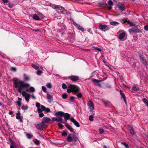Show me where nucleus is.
Wrapping results in <instances>:
<instances>
[{
  "label": "nucleus",
  "instance_id": "obj_1",
  "mask_svg": "<svg viewBox=\"0 0 148 148\" xmlns=\"http://www.w3.org/2000/svg\"><path fill=\"white\" fill-rule=\"evenodd\" d=\"M14 87L18 88V91L19 92H21L22 95L25 97L27 93L25 91H22L23 88H27L30 86L29 84L25 83L23 81L19 80L18 79L15 80L13 81Z\"/></svg>",
  "mask_w": 148,
  "mask_h": 148
},
{
  "label": "nucleus",
  "instance_id": "obj_2",
  "mask_svg": "<svg viewBox=\"0 0 148 148\" xmlns=\"http://www.w3.org/2000/svg\"><path fill=\"white\" fill-rule=\"evenodd\" d=\"M68 87L72 90L73 94L74 95H76L79 90V88L75 85L70 84L69 85Z\"/></svg>",
  "mask_w": 148,
  "mask_h": 148
},
{
  "label": "nucleus",
  "instance_id": "obj_3",
  "mask_svg": "<svg viewBox=\"0 0 148 148\" xmlns=\"http://www.w3.org/2000/svg\"><path fill=\"white\" fill-rule=\"evenodd\" d=\"M67 140L69 142L73 141L76 142L78 140V138L73 134H70L68 135L67 138Z\"/></svg>",
  "mask_w": 148,
  "mask_h": 148
},
{
  "label": "nucleus",
  "instance_id": "obj_4",
  "mask_svg": "<svg viewBox=\"0 0 148 148\" xmlns=\"http://www.w3.org/2000/svg\"><path fill=\"white\" fill-rule=\"evenodd\" d=\"M51 121V120L49 118L45 117L43 118L42 122L44 125H45L46 127H47L48 126V124H49Z\"/></svg>",
  "mask_w": 148,
  "mask_h": 148
},
{
  "label": "nucleus",
  "instance_id": "obj_5",
  "mask_svg": "<svg viewBox=\"0 0 148 148\" xmlns=\"http://www.w3.org/2000/svg\"><path fill=\"white\" fill-rule=\"evenodd\" d=\"M35 125L36 128L41 131L43 130L46 128L45 125H44L42 122Z\"/></svg>",
  "mask_w": 148,
  "mask_h": 148
},
{
  "label": "nucleus",
  "instance_id": "obj_6",
  "mask_svg": "<svg viewBox=\"0 0 148 148\" xmlns=\"http://www.w3.org/2000/svg\"><path fill=\"white\" fill-rule=\"evenodd\" d=\"M52 7L54 9H56V10L58 11L60 10V12L62 13L65 10L64 8L59 5H53Z\"/></svg>",
  "mask_w": 148,
  "mask_h": 148
},
{
  "label": "nucleus",
  "instance_id": "obj_7",
  "mask_svg": "<svg viewBox=\"0 0 148 148\" xmlns=\"http://www.w3.org/2000/svg\"><path fill=\"white\" fill-rule=\"evenodd\" d=\"M119 39L121 41H124L127 38L126 33L124 32L121 33L119 35Z\"/></svg>",
  "mask_w": 148,
  "mask_h": 148
},
{
  "label": "nucleus",
  "instance_id": "obj_8",
  "mask_svg": "<svg viewBox=\"0 0 148 148\" xmlns=\"http://www.w3.org/2000/svg\"><path fill=\"white\" fill-rule=\"evenodd\" d=\"M87 105L88 109L90 110V112H92L94 109V104L90 100L88 101L87 103Z\"/></svg>",
  "mask_w": 148,
  "mask_h": 148
},
{
  "label": "nucleus",
  "instance_id": "obj_9",
  "mask_svg": "<svg viewBox=\"0 0 148 148\" xmlns=\"http://www.w3.org/2000/svg\"><path fill=\"white\" fill-rule=\"evenodd\" d=\"M68 78L73 82H76L79 79V77L75 75H71Z\"/></svg>",
  "mask_w": 148,
  "mask_h": 148
},
{
  "label": "nucleus",
  "instance_id": "obj_10",
  "mask_svg": "<svg viewBox=\"0 0 148 148\" xmlns=\"http://www.w3.org/2000/svg\"><path fill=\"white\" fill-rule=\"evenodd\" d=\"M129 32L130 33L133 32H136V33H140L141 32H142L141 30L139 29H136L134 28H132L131 29H129Z\"/></svg>",
  "mask_w": 148,
  "mask_h": 148
},
{
  "label": "nucleus",
  "instance_id": "obj_11",
  "mask_svg": "<svg viewBox=\"0 0 148 148\" xmlns=\"http://www.w3.org/2000/svg\"><path fill=\"white\" fill-rule=\"evenodd\" d=\"M139 57L140 60L144 64L145 66H147L148 65V64L145 60L144 59L143 56L141 54H139Z\"/></svg>",
  "mask_w": 148,
  "mask_h": 148
},
{
  "label": "nucleus",
  "instance_id": "obj_12",
  "mask_svg": "<svg viewBox=\"0 0 148 148\" xmlns=\"http://www.w3.org/2000/svg\"><path fill=\"white\" fill-rule=\"evenodd\" d=\"M118 7L119 9L121 11H124L125 10V8L124 5L122 3H119L118 4Z\"/></svg>",
  "mask_w": 148,
  "mask_h": 148
},
{
  "label": "nucleus",
  "instance_id": "obj_13",
  "mask_svg": "<svg viewBox=\"0 0 148 148\" xmlns=\"http://www.w3.org/2000/svg\"><path fill=\"white\" fill-rule=\"evenodd\" d=\"M71 121L77 127H79V125L78 123L73 117H72L71 118Z\"/></svg>",
  "mask_w": 148,
  "mask_h": 148
},
{
  "label": "nucleus",
  "instance_id": "obj_14",
  "mask_svg": "<svg viewBox=\"0 0 148 148\" xmlns=\"http://www.w3.org/2000/svg\"><path fill=\"white\" fill-rule=\"evenodd\" d=\"M120 93L121 97L123 98L124 101L125 103H126V99L124 93L122 92V91L121 90H120Z\"/></svg>",
  "mask_w": 148,
  "mask_h": 148
},
{
  "label": "nucleus",
  "instance_id": "obj_15",
  "mask_svg": "<svg viewBox=\"0 0 148 148\" xmlns=\"http://www.w3.org/2000/svg\"><path fill=\"white\" fill-rule=\"evenodd\" d=\"M107 27V25H102L100 24L99 25V28L101 30H103L106 29Z\"/></svg>",
  "mask_w": 148,
  "mask_h": 148
},
{
  "label": "nucleus",
  "instance_id": "obj_16",
  "mask_svg": "<svg viewBox=\"0 0 148 148\" xmlns=\"http://www.w3.org/2000/svg\"><path fill=\"white\" fill-rule=\"evenodd\" d=\"M35 89L34 87L31 86L29 89H26V91L27 92H34L35 91Z\"/></svg>",
  "mask_w": 148,
  "mask_h": 148
},
{
  "label": "nucleus",
  "instance_id": "obj_17",
  "mask_svg": "<svg viewBox=\"0 0 148 148\" xmlns=\"http://www.w3.org/2000/svg\"><path fill=\"white\" fill-rule=\"evenodd\" d=\"M75 25L78 29H79V30H80V31L82 32H84V28L80 25L76 23L75 24Z\"/></svg>",
  "mask_w": 148,
  "mask_h": 148
},
{
  "label": "nucleus",
  "instance_id": "obj_18",
  "mask_svg": "<svg viewBox=\"0 0 148 148\" xmlns=\"http://www.w3.org/2000/svg\"><path fill=\"white\" fill-rule=\"evenodd\" d=\"M63 116L64 118V119L66 121L70 118V116L69 114L67 113H65L64 114Z\"/></svg>",
  "mask_w": 148,
  "mask_h": 148
},
{
  "label": "nucleus",
  "instance_id": "obj_19",
  "mask_svg": "<svg viewBox=\"0 0 148 148\" xmlns=\"http://www.w3.org/2000/svg\"><path fill=\"white\" fill-rule=\"evenodd\" d=\"M64 112L62 111H59L56 113L55 115L56 116H60V117L63 116Z\"/></svg>",
  "mask_w": 148,
  "mask_h": 148
},
{
  "label": "nucleus",
  "instance_id": "obj_20",
  "mask_svg": "<svg viewBox=\"0 0 148 148\" xmlns=\"http://www.w3.org/2000/svg\"><path fill=\"white\" fill-rule=\"evenodd\" d=\"M129 129H130V133L132 135H133L134 134V131L133 128L131 126H129Z\"/></svg>",
  "mask_w": 148,
  "mask_h": 148
},
{
  "label": "nucleus",
  "instance_id": "obj_21",
  "mask_svg": "<svg viewBox=\"0 0 148 148\" xmlns=\"http://www.w3.org/2000/svg\"><path fill=\"white\" fill-rule=\"evenodd\" d=\"M67 129L71 132H73V130L71 127L68 124H66L65 125Z\"/></svg>",
  "mask_w": 148,
  "mask_h": 148
},
{
  "label": "nucleus",
  "instance_id": "obj_22",
  "mask_svg": "<svg viewBox=\"0 0 148 148\" xmlns=\"http://www.w3.org/2000/svg\"><path fill=\"white\" fill-rule=\"evenodd\" d=\"M132 90L134 91H137L139 90V89L138 87L136 85H134L133 86Z\"/></svg>",
  "mask_w": 148,
  "mask_h": 148
},
{
  "label": "nucleus",
  "instance_id": "obj_23",
  "mask_svg": "<svg viewBox=\"0 0 148 148\" xmlns=\"http://www.w3.org/2000/svg\"><path fill=\"white\" fill-rule=\"evenodd\" d=\"M47 99L49 102H51L53 101L52 96L49 94H47Z\"/></svg>",
  "mask_w": 148,
  "mask_h": 148
},
{
  "label": "nucleus",
  "instance_id": "obj_24",
  "mask_svg": "<svg viewBox=\"0 0 148 148\" xmlns=\"http://www.w3.org/2000/svg\"><path fill=\"white\" fill-rule=\"evenodd\" d=\"M30 96V95L28 93L26 94V95L25 96V99L26 101L28 102L29 101V97Z\"/></svg>",
  "mask_w": 148,
  "mask_h": 148
},
{
  "label": "nucleus",
  "instance_id": "obj_25",
  "mask_svg": "<svg viewBox=\"0 0 148 148\" xmlns=\"http://www.w3.org/2000/svg\"><path fill=\"white\" fill-rule=\"evenodd\" d=\"M33 18V19L36 20H38L40 19L39 16L36 14H34Z\"/></svg>",
  "mask_w": 148,
  "mask_h": 148
},
{
  "label": "nucleus",
  "instance_id": "obj_26",
  "mask_svg": "<svg viewBox=\"0 0 148 148\" xmlns=\"http://www.w3.org/2000/svg\"><path fill=\"white\" fill-rule=\"evenodd\" d=\"M23 78L24 80L26 81H28L29 80V77L27 76L25 74H23Z\"/></svg>",
  "mask_w": 148,
  "mask_h": 148
},
{
  "label": "nucleus",
  "instance_id": "obj_27",
  "mask_svg": "<svg viewBox=\"0 0 148 148\" xmlns=\"http://www.w3.org/2000/svg\"><path fill=\"white\" fill-rule=\"evenodd\" d=\"M110 25L113 26H116L119 24V23L116 21H112L110 22Z\"/></svg>",
  "mask_w": 148,
  "mask_h": 148
},
{
  "label": "nucleus",
  "instance_id": "obj_28",
  "mask_svg": "<svg viewBox=\"0 0 148 148\" xmlns=\"http://www.w3.org/2000/svg\"><path fill=\"white\" fill-rule=\"evenodd\" d=\"M143 102L145 104L148 106V100L145 98H143Z\"/></svg>",
  "mask_w": 148,
  "mask_h": 148
},
{
  "label": "nucleus",
  "instance_id": "obj_29",
  "mask_svg": "<svg viewBox=\"0 0 148 148\" xmlns=\"http://www.w3.org/2000/svg\"><path fill=\"white\" fill-rule=\"evenodd\" d=\"M103 80H97L95 79H92V81L93 82H96V83H99L100 82H101Z\"/></svg>",
  "mask_w": 148,
  "mask_h": 148
},
{
  "label": "nucleus",
  "instance_id": "obj_30",
  "mask_svg": "<svg viewBox=\"0 0 148 148\" xmlns=\"http://www.w3.org/2000/svg\"><path fill=\"white\" fill-rule=\"evenodd\" d=\"M76 96L78 98H81L82 97V94L81 92L78 93L77 94Z\"/></svg>",
  "mask_w": 148,
  "mask_h": 148
},
{
  "label": "nucleus",
  "instance_id": "obj_31",
  "mask_svg": "<svg viewBox=\"0 0 148 148\" xmlns=\"http://www.w3.org/2000/svg\"><path fill=\"white\" fill-rule=\"evenodd\" d=\"M103 102L105 105L107 107L110 104V103L109 101H104Z\"/></svg>",
  "mask_w": 148,
  "mask_h": 148
},
{
  "label": "nucleus",
  "instance_id": "obj_32",
  "mask_svg": "<svg viewBox=\"0 0 148 148\" xmlns=\"http://www.w3.org/2000/svg\"><path fill=\"white\" fill-rule=\"evenodd\" d=\"M58 122H60L61 123H63V121L61 117H58L57 118Z\"/></svg>",
  "mask_w": 148,
  "mask_h": 148
},
{
  "label": "nucleus",
  "instance_id": "obj_33",
  "mask_svg": "<svg viewBox=\"0 0 148 148\" xmlns=\"http://www.w3.org/2000/svg\"><path fill=\"white\" fill-rule=\"evenodd\" d=\"M26 136L28 138L31 139L32 138L33 135L29 133H27L26 134Z\"/></svg>",
  "mask_w": 148,
  "mask_h": 148
},
{
  "label": "nucleus",
  "instance_id": "obj_34",
  "mask_svg": "<svg viewBox=\"0 0 148 148\" xmlns=\"http://www.w3.org/2000/svg\"><path fill=\"white\" fill-rule=\"evenodd\" d=\"M127 22L128 24L129 25L130 27H132L133 26H135L134 25L133 23L132 22H130V21H128L127 20H126L125 21Z\"/></svg>",
  "mask_w": 148,
  "mask_h": 148
},
{
  "label": "nucleus",
  "instance_id": "obj_35",
  "mask_svg": "<svg viewBox=\"0 0 148 148\" xmlns=\"http://www.w3.org/2000/svg\"><path fill=\"white\" fill-rule=\"evenodd\" d=\"M32 66L35 69L38 70L40 69L39 67L38 66L34 64H32Z\"/></svg>",
  "mask_w": 148,
  "mask_h": 148
},
{
  "label": "nucleus",
  "instance_id": "obj_36",
  "mask_svg": "<svg viewBox=\"0 0 148 148\" xmlns=\"http://www.w3.org/2000/svg\"><path fill=\"white\" fill-rule=\"evenodd\" d=\"M28 106L27 105H26L25 106H23L22 107V109L23 110H27L28 108Z\"/></svg>",
  "mask_w": 148,
  "mask_h": 148
},
{
  "label": "nucleus",
  "instance_id": "obj_37",
  "mask_svg": "<svg viewBox=\"0 0 148 148\" xmlns=\"http://www.w3.org/2000/svg\"><path fill=\"white\" fill-rule=\"evenodd\" d=\"M16 118L17 119L20 120V121L21 122H23L22 119L21 118L20 116L16 115Z\"/></svg>",
  "mask_w": 148,
  "mask_h": 148
},
{
  "label": "nucleus",
  "instance_id": "obj_38",
  "mask_svg": "<svg viewBox=\"0 0 148 148\" xmlns=\"http://www.w3.org/2000/svg\"><path fill=\"white\" fill-rule=\"evenodd\" d=\"M67 95L66 94L64 93L62 95V97L64 99H66L67 98Z\"/></svg>",
  "mask_w": 148,
  "mask_h": 148
},
{
  "label": "nucleus",
  "instance_id": "obj_39",
  "mask_svg": "<svg viewBox=\"0 0 148 148\" xmlns=\"http://www.w3.org/2000/svg\"><path fill=\"white\" fill-rule=\"evenodd\" d=\"M62 87L63 89H65L67 88L66 85L65 84H62Z\"/></svg>",
  "mask_w": 148,
  "mask_h": 148
},
{
  "label": "nucleus",
  "instance_id": "obj_40",
  "mask_svg": "<svg viewBox=\"0 0 148 148\" xmlns=\"http://www.w3.org/2000/svg\"><path fill=\"white\" fill-rule=\"evenodd\" d=\"M121 143L126 148H128L129 147V146L128 145L126 144V143L121 142Z\"/></svg>",
  "mask_w": 148,
  "mask_h": 148
},
{
  "label": "nucleus",
  "instance_id": "obj_41",
  "mask_svg": "<svg viewBox=\"0 0 148 148\" xmlns=\"http://www.w3.org/2000/svg\"><path fill=\"white\" fill-rule=\"evenodd\" d=\"M93 116L92 115H90L89 117V119L90 121H92L93 120Z\"/></svg>",
  "mask_w": 148,
  "mask_h": 148
},
{
  "label": "nucleus",
  "instance_id": "obj_42",
  "mask_svg": "<svg viewBox=\"0 0 148 148\" xmlns=\"http://www.w3.org/2000/svg\"><path fill=\"white\" fill-rule=\"evenodd\" d=\"M92 48H94L96 50H98L100 51H101V49H100V48H99L97 47H95V46H93L92 47Z\"/></svg>",
  "mask_w": 148,
  "mask_h": 148
},
{
  "label": "nucleus",
  "instance_id": "obj_43",
  "mask_svg": "<svg viewBox=\"0 0 148 148\" xmlns=\"http://www.w3.org/2000/svg\"><path fill=\"white\" fill-rule=\"evenodd\" d=\"M99 132L100 134H101L104 132V130L102 128H100L99 130Z\"/></svg>",
  "mask_w": 148,
  "mask_h": 148
},
{
  "label": "nucleus",
  "instance_id": "obj_44",
  "mask_svg": "<svg viewBox=\"0 0 148 148\" xmlns=\"http://www.w3.org/2000/svg\"><path fill=\"white\" fill-rule=\"evenodd\" d=\"M67 135V133L64 131H63L62 132V135L64 136H66Z\"/></svg>",
  "mask_w": 148,
  "mask_h": 148
},
{
  "label": "nucleus",
  "instance_id": "obj_45",
  "mask_svg": "<svg viewBox=\"0 0 148 148\" xmlns=\"http://www.w3.org/2000/svg\"><path fill=\"white\" fill-rule=\"evenodd\" d=\"M46 86L49 88H51L52 87V86L50 83H48L46 85Z\"/></svg>",
  "mask_w": 148,
  "mask_h": 148
},
{
  "label": "nucleus",
  "instance_id": "obj_46",
  "mask_svg": "<svg viewBox=\"0 0 148 148\" xmlns=\"http://www.w3.org/2000/svg\"><path fill=\"white\" fill-rule=\"evenodd\" d=\"M42 72L40 70L38 71L37 72V74L38 75H40L42 73Z\"/></svg>",
  "mask_w": 148,
  "mask_h": 148
},
{
  "label": "nucleus",
  "instance_id": "obj_47",
  "mask_svg": "<svg viewBox=\"0 0 148 148\" xmlns=\"http://www.w3.org/2000/svg\"><path fill=\"white\" fill-rule=\"evenodd\" d=\"M40 141L38 140H36L34 142V143L35 144L37 145H38L40 144Z\"/></svg>",
  "mask_w": 148,
  "mask_h": 148
},
{
  "label": "nucleus",
  "instance_id": "obj_48",
  "mask_svg": "<svg viewBox=\"0 0 148 148\" xmlns=\"http://www.w3.org/2000/svg\"><path fill=\"white\" fill-rule=\"evenodd\" d=\"M108 3L109 4L111 5V6H112L113 4V2L111 0H109L108 1Z\"/></svg>",
  "mask_w": 148,
  "mask_h": 148
},
{
  "label": "nucleus",
  "instance_id": "obj_49",
  "mask_svg": "<svg viewBox=\"0 0 148 148\" xmlns=\"http://www.w3.org/2000/svg\"><path fill=\"white\" fill-rule=\"evenodd\" d=\"M40 107H41V108L42 110H43V111L45 110V109L46 108L45 106H44L43 105H41L40 106Z\"/></svg>",
  "mask_w": 148,
  "mask_h": 148
},
{
  "label": "nucleus",
  "instance_id": "obj_50",
  "mask_svg": "<svg viewBox=\"0 0 148 148\" xmlns=\"http://www.w3.org/2000/svg\"><path fill=\"white\" fill-rule=\"evenodd\" d=\"M37 111L38 113H41L42 112V110L41 108H38L37 109Z\"/></svg>",
  "mask_w": 148,
  "mask_h": 148
},
{
  "label": "nucleus",
  "instance_id": "obj_51",
  "mask_svg": "<svg viewBox=\"0 0 148 148\" xmlns=\"http://www.w3.org/2000/svg\"><path fill=\"white\" fill-rule=\"evenodd\" d=\"M8 5L10 8H12L13 6V5L12 4L10 3H8Z\"/></svg>",
  "mask_w": 148,
  "mask_h": 148
},
{
  "label": "nucleus",
  "instance_id": "obj_52",
  "mask_svg": "<svg viewBox=\"0 0 148 148\" xmlns=\"http://www.w3.org/2000/svg\"><path fill=\"white\" fill-rule=\"evenodd\" d=\"M36 106L37 108H40V104L38 102L36 103Z\"/></svg>",
  "mask_w": 148,
  "mask_h": 148
},
{
  "label": "nucleus",
  "instance_id": "obj_53",
  "mask_svg": "<svg viewBox=\"0 0 148 148\" xmlns=\"http://www.w3.org/2000/svg\"><path fill=\"white\" fill-rule=\"evenodd\" d=\"M42 90L44 92H45L46 91V87L44 86H42Z\"/></svg>",
  "mask_w": 148,
  "mask_h": 148
},
{
  "label": "nucleus",
  "instance_id": "obj_54",
  "mask_svg": "<svg viewBox=\"0 0 148 148\" xmlns=\"http://www.w3.org/2000/svg\"><path fill=\"white\" fill-rule=\"evenodd\" d=\"M144 29L146 31H148V25H146L144 27Z\"/></svg>",
  "mask_w": 148,
  "mask_h": 148
},
{
  "label": "nucleus",
  "instance_id": "obj_55",
  "mask_svg": "<svg viewBox=\"0 0 148 148\" xmlns=\"http://www.w3.org/2000/svg\"><path fill=\"white\" fill-rule=\"evenodd\" d=\"M11 70L14 71H16V68L14 67H12L11 69Z\"/></svg>",
  "mask_w": 148,
  "mask_h": 148
},
{
  "label": "nucleus",
  "instance_id": "obj_56",
  "mask_svg": "<svg viewBox=\"0 0 148 148\" xmlns=\"http://www.w3.org/2000/svg\"><path fill=\"white\" fill-rule=\"evenodd\" d=\"M72 92V90H71V88L68 89L67 90V92L69 93H71Z\"/></svg>",
  "mask_w": 148,
  "mask_h": 148
},
{
  "label": "nucleus",
  "instance_id": "obj_57",
  "mask_svg": "<svg viewBox=\"0 0 148 148\" xmlns=\"http://www.w3.org/2000/svg\"><path fill=\"white\" fill-rule=\"evenodd\" d=\"M16 103L19 107H20L21 105V103L19 101H17Z\"/></svg>",
  "mask_w": 148,
  "mask_h": 148
},
{
  "label": "nucleus",
  "instance_id": "obj_58",
  "mask_svg": "<svg viewBox=\"0 0 148 148\" xmlns=\"http://www.w3.org/2000/svg\"><path fill=\"white\" fill-rule=\"evenodd\" d=\"M58 125L59 127L61 128H62L63 125L62 124L59 123L58 124Z\"/></svg>",
  "mask_w": 148,
  "mask_h": 148
},
{
  "label": "nucleus",
  "instance_id": "obj_59",
  "mask_svg": "<svg viewBox=\"0 0 148 148\" xmlns=\"http://www.w3.org/2000/svg\"><path fill=\"white\" fill-rule=\"evenodd\" d=\"M47 112H50V109L49 108H46L45 110Z\"/></svg>",
  "mask_w": 148,
  "mask_h": 148
},
{
  "label": "nucleus",
  "instance_id": "obj_60",
  "mask_svg": "<svg viewBox=\"0 0 148 148\" xmlns=\"http://www.w3.org/2000/svg\"><path fill=\"white\" fill-rule=\"evenodd\" d=\"M52 121H57V118H56V117H53L52 118Z\"/></svg>",
  "mask_w": 148,
  "mask_h": 148
},
{
  "label": "nucleus",
  "instance_id": "obj_61",
  "mask_svg": "<svg viewBox=\"0 0 148 148\" xmlns=\"http://www.w3.org/2000/svg\"><path fill=\"white\" fill-rule=\"evenodd\" d=\"M44 115V114L42 113H40L39 114V116L40 117H42Z\"/></svg>",
  "mask_w": 148,
  "mask_h": 148
},
{
  "label": "nucleus",
  "instance_id": "obj_62",
  "mask_svg": "<svg viewBox=\"0 0 148 148\" xmlns=\"http://www.w3.org/2000/svg\"><path fill=\"white\" fill-rule=\"evenodd\" d=\"M75 97H74L72 96L70 97V99L71 100H73L75 99Z\"/></svg>",
  "mask_w": 148,
  "mask_h": 148
},
{
  "label": "nucleus",
  "instance_id": "obj_63",
  "mask_svg": "<svg viewBox=\"0 0 148 148\" xmlns=\"http://www.w3.org/2000/svg\"><path fill=\"white\" fill-rule=\"evenodd\" d=\"M10 142L12 145H15V143L12 140H11Z\"/></svg>",
  "mask_w": 148,
  "mask_h": 148
},
{
  "label": "nucleus",
  "instance_id": "obj_64",
  "mask_svg": "<svg viewBox=\"0 0 148 148\" xmlns=\"http://www.w3.org/2000/svg\"><path fill=\"white\" fill-rule=\"evenodd\" d=\"M21 114L19 111L18 110L17 111V113L16 114V115L20 116Z\"/></svg>",
  "mask_w": 148,
  "mask_h": 148
}]
</instances>
